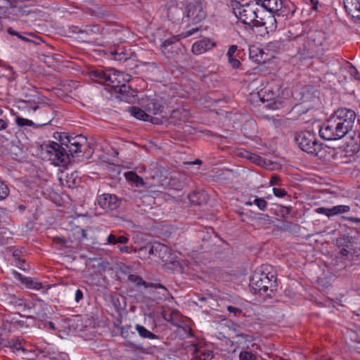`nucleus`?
I'll use <instances>...</instances> for the list:
<instances>
[{
	"mask_svg": "<svg viewBox=\"0 0 360 360\" xmlns=\"http://www.w3.org/2000/svg\"><path fill=\"white\" fill-rule=\"evenodd\" d=\"M270 185L274 186V185H281V179L278 176L274 174L271 176Z\"/></svg>",
	"mask_w": 360,
	"mask_h": 360,
	"instance_id": "nucleus-62",
	"label": "nucleus"
},
{
	"mask_svg": "<svg viewBox=\"0 0 360 360\" xmlns=\"http://www.w3.org/2000/svg\"><path fill=\"white\" fill-rule=\"evenodd\" d=\"M84 238H86V231L79 226L72 229L68 233V239L74 248L79 246Z\"/></svg>",
	"mask_w": 360,
	"mask_h": 360,
	"instance_id": "nucleus-22",
	"label": "nucleus"
},
{
	"mask_svg": "<svg viewBox=\"0 0 360 360\" xmlns=\"http://www.w3.org/2000/svg\"><path fill=\"white\" fill-rule=\"evenodd\" d=\"M347 146L352 148L353 152H359L360 150V132L354 131L353 135L350 136Z\"/></svg>",
	"mask_w": 360,
	"mask_h": 360,
	"instance_id": "nucleus-33",
	"label": "nucleus"
},
{
	"mask_svg": "<svg viewBox=\"0 0 360 360\" xmlns=\"http://www.w3.org/2000/svg\"><path fill=\"white\" fill-rule=\"evenodd\" d=\"M180 40L179 36H172L167 39H165L161 44V49H166L169 46H172L176 44H179V41Z\"/></svg>",
	"mask_w": 360,
	"mask_h": 360,
	"instance_id": "nucleus-46",
	"label": "nucleus"
},
{
	"mask_svg": "<svg viewBox=\"0 0 360 360\" xmlns=\"http://www.w3.org/2000/svg\"><path fill=\"white\" fill-rule=\"evenodd\" d=\"M273 193L276 197L282 198L287 195V191L284 188H274Z\"/></svg>",
	"mask_w": 360,
	"mask_h": 360,
	"instance_id": "nucleus-56",
	"label": "nucleus"
},
{
	"mask_svg": "<svg viewBox=\"0 0 360 360\" xmlns=\"http://www.w3.org/2000/svg\"><path fill=\"white\" fill-rule=\"evenodd\" d=\"M316 211L319 214H323L329 217H330V208H326V207H321L317 208Z\"/></svg>",
	"mask_w": 360,
	"mask_h": 360,
	"instance_id": "nucleus-63",
	"label": "nucleus"
},
{
	"mask_svg": "<svg viewBox=\"0 0 360 360\" xmlns=\"http://www.w3.org/2000/svg\"><path fill=\"white\" fill-rule=\"evenodd\" d=\"M288 39L297 54L303 59H311L322 54L323 43L326 39L325 32L321 30H302L297 32L296 28L288 31Z\"/></svg>",
	"mask_w": 360,
	"mask_h": 360,
	"instance_id": "nucleus-4",
	"label": "nucleus"
},
{
	"mask_svg": "<svg viewBox=\"0 0 360 360\" xmlns=\"http://www.w3.org/2000/svg\"><path fill=\"white\" fill-rule=\"evenodd\" d=\"M331 117L335 120L338 127L347 134L352 129L356 115L355 111L352 109L341 108L335 110Z\"/></svg>",
	"mask_w": 360,
	"mask_h": 360,
	"instance_id": "nucleus-12",
	"label": "nucleus"
},
{
	"mask_svg": "<svg viewBox=\"0 0 360 360\" xmlns=\"http://www.w3.org/2000/svg\"><path fill=\"white\" fill-rule=\"evenodd\" d=\"M253 202L260 210L264 211L266 208L267 202L264 198L256 197Z\"/></svg>",
	"mask_w": 360,
	"mask_h": 360,
	"instance_id": "nucleus-52",
	"label": "nucleus"
},
{
	"mask_svg": "<svg viewBox=\"0 0 360 360\" xmlns=\"http://www.w3.org/2000/svg\"><path fill=\"white\" fill-rule=\"evenodd\" d=\"M350 210V207L348 205H337L330 208V217L337 215L342 213L348 212Z\"/></svg>",
	"mask_w": 360,
	"mask_h": 360,
	"instance_id": "nucleus-45",
	"label": "nucleus"
},
{
	"mask_svg": "<svg viewBox=\"0 0 360 360\" xmlns=\"http://www.w3.org/2000/svg\"><path fill=\"white\" fill-rule=\"evenodd\" d=\"M15 339H3L0 340V348H7L10 350L12 349V345L15 342Z\"/></svg>",
	"mask_w": 360,
	"mask_h": 360,
	"instance_id": "nucleus-51",
	"label": "nucleus"
},
{
	"mask_svg": "<svg viewBox=\"0 0 360 360\" xmlns=\"http://www.w3.org/2000/svg\"><path fill=\"white\" fill-rule=\"evenodd\" d=\"M236 343L240 346L242 344H245L247 342H250L252 341V338L247 334L245 333H238L236 335Z\"/></svg>",
	"mask_w": 360,
	"mask_h": 360,
	"instance_id": "nucleus-48",
	"label": "nucleus"
},
{
	"mask_svg": "<svg viewBox=\"0 0 360 360\" xmlns=\"http://www.w3.org/2000/svg\"><path fill=\"white\" fill-rule=\"evenodd\" d=\"M320 136L327 141L338 140L346 134L338 127V124L331 116L323 123L319 129Z\"/></svg>",
	"mask_w": 360,
	"mask_h": 360,
	"instance_id": "nucleus-13",
	"label": "nucleus"
},
{
	"mask_svg": "<svg viewBox=\"0 0 360 360\" xmlns=\"http://www.w3.org/2000/svg\"><path fill=\"white\" fill-rule=\"evenodd\" d=\"M344 7L354 22L360 23V0H344Z\"/></svg>",
	"mask_w": 360,
	"mask_h": 360,
	"instance_id": "nucleus-20",
	"label": "nucleus"
},
{
	"mask_svg": "<svg viewBox=\"0 0 360 360\" xmlns=\"http://www.w3.org/2000/svg\"><path fill=\"white\" fill-rule=\"evenodd\" d=\"M11 351L16 354V355L22 356V359L27 358L26 354L28 352L24 348L22 342L18 340H16L14 344L12 345Z\"/></svg>",
	"mask_w": 360,
	"mask_h": 360,
	"instance_id": "nucleus-37",
	"label": "nucleus"
},
{
	"mask_svg": "<svg viewBox=\"0 0 360 360\" xmlns=\"http://www.w3.org/2000/svg\"><path fill=\"white\" fill-rule=\"evenodd\" d=\"M8 33L12 36H16L18 39H21L23 41L32 43L37 44V42L34 41V39L36 38L34 34L31 32H22L20 33L19 32L15 31L13 27H10L7 30Z\"/></svg>",
	"mask_w": 360,
	"mask_h": 360,
	"instance_id": "nucleus-29",
	"label": "nucleus"
},
{
	"mask_svg": "<svg viewBox=\"0 0 360 360\" xmlns=\"http://www.w3.org/2000/svg\"><path fill=\"white\" fill-rule=\"evenodd\" d=\"M53 137L59 143L49 141L41 146V154L44 159L58 167H65L70 162V156H79L87 144V139L82 134L68 135L65 132H55Z\"/></svg>",
	"mask_w": 360,
	"mask_h": 360,
	"instance_id": "nucleus-3",
	"label": "nucleus"
},
{
	"mask_svg": "<svg viewBox=\"0 0 360 360\" xmlns=\"http://www.w3.org/2000/svg\"><path fill=\"white\" fill-rule=\"evenodd\" d=\"M18 107L19 109L33 110L39 112L37 114L39 120L38 127L45 126L51 122L56 115V111L48 103H43L40 105L30 100L19 99L18 101Z\"/></svg>",
	"mask_w": 360,
	"mask_h": 360,
	"instance_id": "nucleus-6",
	"label": "nucleus"
},
{
	"mask_svg": "<svg viewBox=\"0 0 360 360\" xmlns=\"http://www.w3.org/2000/svg\"><path fill=\"white\" fill-rule=\"evenodd\" d=\"M135 252L139 254V257L141 259L150 257L151 255H153L154 253V242L146 243L139 250H135Z\"/></svg>",
	"mask_w": 360,
	"mask_h": 360,
	"instance_id": "nucleus-31",
	"label": "nucleus"
},
{
	"mask_svg": "<svg viewBox=\"0 0 360 360\" xmlns=\"http://www.w3.org/2000/svg\"><path fill=\"white\" fill-rule=\"evenodd\" d=\"M89 77L96 82L111 87L114 91L124 82L129 81V79L124 78L123 72L113 70H94L89 72Z\"/></svg>",
	"mask_w": 360,
	"mask_h": 360,
	"instance_id": "nucleus-7",
	"label": "nucleus"
},
{
	"mask_svg": "<svg viewBox=\"0 0 360 360\" xmlns=\"http://www.w3.org/2000/svg\"><path fill=\"white\" fill-rule=\"evenodd\" d=\"M189 116V111L183 108H179L172 110L169 117H165L167 118L169 124H172L176 126L181 124L182 122H185Z\"/></svg>",
	"mask_w": 360,
	"mask_h": 360,
	"instance_id": "nucleus-19",
	"label": "nucleus"
},
{
	"mask_svg": "<svg viewBox=\"0 0 360 360\" xmlns=\"http://www.w3.org/2000/svg\"><path fill=\"white\" fill-rule=\"evenodd\" d=\"M8 299L9 300L8 303L14 307H22L25 305L23 299L18 297L14 295H10Z\"/></svg>",
	"mask_w": 360,
	"mask_h": 360,
	"instance_id": "nucleus-49",
	"label": "nucleus"
},
{
	"mask_svg": "<svg viewBox=\"0 0 360 360\" xmlns=\"http://www.w3.org/2000/svg\"><path fill=\"white\" fill-rule=\"evenodd\" d=\"M176 4L183 10L181 24L186 27L195 25L184 32V37H190L200 30L201 27L197 25L207 16L206 4L202 0H176Z\"/></svg>",
	"mask_w": 360,
	"mask_h": 360,
	"instance_id": "nucleus-5",
	"label": "nucleus"
},
{
	"mask_svg": "<svg viewBox=\"0 0 360 360\" xmlns=\"http://www.w3.org/2000/svg\"><path fill=\"white\" fill-rule=\"evenodd\" d=\"M107 241L109 244L115 245L117 243L125 244L129 241V238L125 236H117L114 233H110L108 238Z\"/></svg>",
	"mask_w": 360,
	"mask_h": 360,
	"instance_id": "nucleus-39",
	"label": "nucleus"
},
{
	"mask_svg": "<svg viewBox=\"0 0 360 360\" xmlns=\"http://www.w3.org/2000/svg\"><path fill=\"white\" fill-rule=\"evenodd\" d=\"M70 30L72 33L81 34L82 38H86L89 32H93V28L90 26H86L85 29H82L77 26H72Z\"/></svg>",
	"mask_w": 360,
	"mask_h": 360,
	"instance_id": "nucleus-41",
	"label": "nucleus"
},
{
	"mask_svg": "<svg viewBox=\"0 0 360 360\" xmlns=\"http://www.w3.org/2000/svg\"><path fill=\"white\" fill-rule=\"evenodd\" d=\"M131 328V326H122L121 328L120 332H121V335L122 338H124L126 340H128L130 338L129 330H130Z\"/></svg>",
	"mask_w": 360,
	"mask_h": 360,
	"instance_id": "nucleus-54",
	"label": "nucleus"
},
{
	"mask_svg": "<svg viewBox=\"0 0 360 360\" xmlns=\"http://www.w3.org/2000/svg\"><path fill=\"white\" fill-rule=\"evenodd\" d=\"M164 53H170L172 57L181 55L182 56L181 62L186 67L189 65V61L193 60V57L186 52V48L181 44L169 46L166 49H162Z\"/></svg>",
	"mask_w": 360,
	"mask_h": 360,
	"instance_id": "nucleus-17",
	"label": "nucleus"
},
{
	"mask_svg": "<svg viewBox=\"0 0 360 360\" xmlns=\"http://www.w3.org/2000/svg\"><path fill=\"white\" fill-rule=\"evenodd\" d=\"M294 140L299 148L309 153L317 155L322 148L316 134L310 131H302L295 134Z\"/></svg>",
	"mask_w": 360,
	"mask_h": 360,
	"instance_id": "nucleus-10",
	"label": "nucleus"
},
{
	"mask_svg": "<svg viewBox=\"0 0 360 360\" xmlns=\"http://www.w3.org/2000/svg\"><path fill=\"white\" fill-rule=\"evenodd\" d=\"M250 286L255 294L264 295L268 290L273 292L276 290V279L274 274L255 272L250 281Z\"/></svg>",
	"mask_w": 360,
	"mask_h": 360,
	"instance_id": "nucleus-9",
	"label": "nucleus"
},
{
	"mask_svg": "<svg viewBox=\"0 0 360 360\" xmlns=\"http://www.w3.org/2000/svg\"><path fill=\"white\" fill-rule=\"evenodd\" d=\"M14 275L15 278L20 281L27 288L34 290H40L44 288L42 283L38 279L23 276L16 271L14 272Z\"/></svg>",
	"mask_w": 360,
	"mask_h": 360,
	"instance_id": "nucleus-25",
	"label": "nucleus"
},
{
	"mask_svg": "<svg viewBox=\"0 0 360 360\" xmlns=\"http://www.w3.org/2000/svg\"><path fill=\"white\" fill-rule=\"evenodd\" d=\"M214 46L215 43L208 39H204L195 42L192 46L191 51L193 54L199 55L211 49Z\"/></svg>",
	"mask_w": 360,
	"mask_h": 360,
	"instance_id": "nucleus-23",
	"label": "nucleus"
},
{
	"mask_svg": "<svg viewBox=\"0 0 360 360\" xmlns=\"http://www.w3.org/2000/svg\"><path fill=\"white\" fill-rule=\"evenodd\" d=\"M154 256H157L163 262L169 261L171 255L170 249L165 245L160 242H154Z\"/></svg>",
	"mask_w": 360,
	"mask_h": 360,
	"instance_id": "nucleus-27",
	"label": "nucleus"
},
{
	"mask_svg": "<svg viewBox=\"0 0 360 360\" xmlns=\"http://www.w3.org/2000/svg\"><path fill=\"white\" fill-rule=\"evenodd\" d=\"M250 58L257 64L265 63L269 60L267 53H264L262 49L255 46L250 49Z\"/></svg>",
	"mask_w": 360,
	"mask_h": 360,
	"instance_id": "nucleus-28",
	"label": "nucleus"
},
{
	"mask_svg": "<svg viewBox=\"0 0 360 360\" xmlns=\"http://www.w3.org/2000/svg\"><path fill=\"white\" fill-rule=\"evenodd\" d=\"M128 281L134 283L136 287L143 286L145 288H149L150 283H148L143 280V278L136 274H129L128 276Z\"/></svg>",
	"mask_w": 360,
	"mask_h": 360,
	"instance_id": "nucleus-38",
	"label": "nucleus"
},
{
	"mask_svg": "<svg viewBox=\"0 0 360 360\" xmlns=\"http://www.w3.org/2000/svg\"><path fill=\"white\" fill-rule=\"evenodd\" d=\"M282 87L281 83L274 82L268 84L257 93L260 101L263 103L269 102L265 108L271 110H277L283 107L285 101L279 97L280 90Z\"/></svg>",
	"mask_w": 360,
	"mask_h": 360,
	"instance_id": "nucleus-8",
	"label": "nucleus"
},
{
	"mask_svg": "<svg viewBox=\"0 0 360 360\" xmlns=\"http://www.w3.org/2000/svg\"><path fill=\"white\" fill-rule=\"evenodd\" d=\"M39 307L40 310L35 312V316H28L30 319H35L38 321V327L41 328V325L49 319L48 314L50 306L47 304H44L41 300H39L37 304L34 305V307Z\"/></svg>",
	"mask_w": 360,
	"mask_h": 360,
	"instance_id": "nucleus-21",
	"label": "nucleus"
},
{
	"mask_svg": "<svg viewBox=\"0 0 360 360\" xmlns=\"http://www.w3.org/2000/svg\"><path fill=\"white\" fill-rule=\"evenodd\" d=\"M53 137L59 143L49 141L41 146V154L44 159L58 167H65L70 162V156H79L87 144V139L82 134L68 135L65 132H55Z\"/></svg>",
	"mask_w": 360,
	"mask_h": 360,
	"instance_id": "nucleus-2",
	"label": "nucleus"
},
{
	"mask_svg": "<svg viewBox=\"0 0 360 360\" xmlns=\"http://www.w3.org/2000/svg\"><path fill=\"white\" fill-rule=\"evenodd\" d=\"M84 298L83 291L80 289H77L75 294V300L77 303H79Z\"/></svg>",
	"mask_w": 360,
	"mask_h": 360,
	"instance_id": "nucleus-61",
	"label": "nucleus"
},
{
	"mask_svg": "<svg viewBox=\"0 0 360 360\" xmlns=\"http://www.w3.org/2000/svg\"><path fill=\"white\" fill-rule=\"evenodd\" d=\"M274 13H269L256 20L255 27H264L265 33L274 32L277 28V22Z\"/></svg>",
	"mask_w": 360,
	"mask_h": 360,
	"instance_id": "nucleus-18",
	"label": "nucleus"
},
{
	"mask_svg": "<svg viewBox=\"0 0 360 360\" xmlns=\"http://www.w3.org/2000/svg\"><path fill=\"white\" fill-rule=\"evenodd\" d=\"M191 203L195 205H201L205 201V195L202 191H193L188 195Z\"/></svg>",
	"mask_w": 360,
	"mask_h": 360,
	"instance_id": "nucleus-32",
	"label": "nucleus"
},
{
	"mask_svg": "<svg viewBox=\"0 0 360 360\" xmlns=\"http://www.w3.org/2000/svg\"><path fill=\"white\" fill-rule=\"evenodd\" d=\"M128 112L139 120L150 121V115L145 109L142 110L138 106H131L128 108Z\"/></svg>",
	"mask_w": 360,
	"mask_h": 360,
	"instance_id": "nucleus-30",
	"label": "nucleus"
},
{
	"mask_svg": "<svg viewBox=\"0 0 360 360\" xmlns=\"http://www.w3.org/2000/svg\"><path fill=\"white\" fill-rule=\"evenodd\" d=\"M122 200L123 198L115 194L103 193L97 196L95 204L105 211H113L120 207Z\"/></svg>",
	"mask_w": 360,
	"mask_h": 360,
	"instance_id": "nucleus-14",
	"label": "nucleus"
},
{
	"mask_svg": "<svg viewBox=\"0 0 360 360\" xmlns=\"http://www.w3.org/2000/svg\"><path fill=\"white\" fill-rule=\"evenodd\" d=\"M15 122H16V124L19 127L28 126V127H33L34 128L38 127L37 124L34 123L32 120H30L25 119V118H22V117H20L18 116H17Z\"/></svg>",
	"mask_w": 360,
	"mask_h": 360,
	"instance_id": "nucleus-47",
	"label": "nucleus"
},
{
	"mask_svg": "<svg viewBox=\"0 0 360 360\" xmlns=\"http://www.w3.org/2000/svg\"><path fill=\"white\" fill-rule=\"evenodd\" d=\"M66 184L69 188H73L76 186V180L75 178L73 177V174H72L70 176H67Z\"/></svg>",
	"mask_w": 360,
	"mask_h": 360,
	"instance_id": "nucleus-59",
	"label": "nucleus"
},
{
	"mask_svg": "<svg viewBox=\"0 0 360 360\" xmlns=\"http://www.w3.org/2000/svg\"><path fill=\"white\" fill-rule=\"evenodd\" d=\"M113 59L117 61H126L129 58L130 53L127 52L124 48H117L115 51H111Z\"/></svg>",
	"mask_w": 360,
	"mask_h": 360,
	"instance_id": "nucleus-34",
	"label": "nucleus"
},
{
	"mask_svg": "<svg viewBox=\"0 0 360 360\" xmlns=\"http://www.w3.org/2000/svg\"><path fill=\"white\" fill-rule=\"evenodd\" d=\"M41 328H47L51 331H56L57 329L55 326V324L53 322L51 321H49L47 320L46 321H45L42 325H41Z\"/></svg>",
	"mask_w": 360,
	"mask_h": 360,
	"instance_id": "nucleus-57",
	"label": "nucleus"
},
{
	"mask_svg": "<svg viewBox=\"0 0 360 360\" xmlns=\"http://www.w3.org/2000/svg\"><path fill=\"white\" fill-rule=\"evenodd\" d=\"M213 352L210 350H204L198 355H196V360H212L213 358Z\"/></svg>",
	"mask_w": 360,
	"mask_h": 360,
	"instance_id": "nucleus-50",
	"label": "nucleus"
},
{
	"mask_svg": "<svg viewBox=\"0 0 360 360\" xmlns=\"http://www.w3.org/2000/svg\"><path fill=\"white\" fill-rule=\"evenodd\" d=\"M53 242L56 245H60V248H74L73 245L69 244L70 243L69 239H66L63 237L56 236L53 238Z\"/></svg>",
	"mask_w": 360,
	"mask_h": 360,
	"instance_id": "nucleus-42",
	"label": "nucleus"
},
{
	"mask_svg": "<svg viewBox=\"0 0 360 360\" xmlns=\"http://www.w3.org/2000/svg\"><path fill=\"white\" fill-rule=\"evenodd\" d=\"M103 32L107 39L113 44H118L124 41V30L117 25H112L103 28Z\"/></svg>",
	"mask_w": 360,
	"mask_h": 360,
	"instance_id": "nucleus-16",
	"label": "nucleus"
},
{
	"mask_svg": "<svg viewBox=\"0 0 360 360\" xmlns=\"http://www.w3.org/2000/svg\"><path fill=\"white\" fill-rule=\"evenodd\" d=\"M115 92L119 94L120 100L129 102L130 100L136 96V91L124 82Z\"/></svg>",
	"mask_w": 360,
	"mask_h": 360,
	"instance_id": "nucleus-26",
	"label": "nucleus"
},
{
	"mask_svg": "<svg viewBox=\"0 0 360 360\" xmlns=\"http://www.w3.org/2000/svg\"><path fill=\"white\" fill-rule=\"evenodd\" d=\"M227 311H229L230 313L233 314L234 316H238L243 313V310L241 309L233 306H228Z\"/></svg>",
	"mask_w": 360,
	"mask_h": 360,
	"instance_id": "nucleus-58",
	"label": "nucleus"
},
{
	"mask_svg": "<svg viewBox=\"0 0 360 360\" xmlns=\"http://www.w3.org/2000/svg\"><path fill=\"white\" fill-rule=\"evenodd\" d=\"M258 2L250 0L248 2L240 4L239 6L234 9V13L238 20L243 24L255 26L257 15Z\"/></svg>",
	"mask_w": 360,
	"mask_h": 360,
	"instance_id": "nucleus-11",
	"label": "nucleus"
},
{
	"mask_svg": "<svg viewBox=\"0 0 360 360\" xmlns=\"http://www.w3.org/2000/svg\"><path fill=\"white\" fill-rule=\"evenodd\" d=\"M239 360H263L261 356L253 354L252 352L242 351L239 354Z\"/></svg>",
	"mask_w": 360,
	"mask_h": 360,
	"instance_id": "nucleus-43",
	"label": "nucleus"
},
{
	"mask_svg": "<svg viewBox=\"0 0 360 360\" xmlns=\"http://www.w3.org/2000/svg\"><path fill=\"white\" fill-rule=\"evenodd\" d=\"M246 153H247L246 158L248 160H250V161H252V162H254L258 165H260V166L264 165L266 164L265 159L262 158L259 155H256L255 153H249L247 151H246Z\"/></svg>",
	"mask_w": 360,
	"mask_h": 360,
	"instance_id": "nucleus-44",
	"label": "nucleus"
},
{
	"mask_svg": "<svg viewBox=\"0 0 360 360\" xmlns=\"http://www.w3.org/2000/svg\"><path fill=\"white\" fill-rule=\"evenodd\" d=\"M53 137L59 143L49 141L41 146V154L44 159L58 167H65L70 162V156H79L87 144V139L82 134L68 135L65 132H55Z\"/></svg>",
	"mask_w": 360,
	"mask_h": 360,
	"instance_id": "nucleus-1",
	"label": "nucleus"
},
{
	"mask_svg": "<svg viewBox=\"0 0 360 360\" xmlns=\"http://www.w3.org/2000/svg\"><path fill=\"white\" fill-rule=\"evenodd\" d=\"M278 210V211L280 212V214L282 217H285L287 215L290 214L292 210V207L290 206H283V205H277Z\"/></svg>",
	"mask_w": 360,
	"mask_h": 360,
	"instance_id": "nucleus-53",
	"label": "nucleus"
},
{
	"mask_svg": "<svg viewBox=\"0 0 360 360\" xmlns=\"http://www.w3.org/2000/svg\"><path fill=\"white\" fill-rule=\"evenodd\" d=\"M144 109L150 115V122L153 124H159L160 119L157 117H152V115H155L160 114L163 112L164 105L162 101L156 99H149L143 105Z\"/></svg>",
	"mask_w": 360,
	"mask_h": 360,
	"instance_id": "nucleus-15",
	"label": "nucleus"
},
{
	"mask_svg": "<svg viewBox=\"0 0 360 360\" xmlns=\"http://www.w3.org/2000/svg\"><path fill=\"white\" fill-rule=\"evenodd\" d=\"M349 72L351 75V76L354 77L356 79L360 80V73L358 72L356 68L350 64V66L349 68Z\"/></svg>",
	"mask_w": 360,
	"mask_h": 360,
	"instance_id": "nucleus-55",
	"label": "nucleus"
},
{
	"mask_svg": "<svg viewBox=\"0 0 360 360\" xmlns=\"http://www.w3.org/2000/svg\"><path fill=\"white\" fill-rule=\"evenodd\" d=\"M135 328L139 335L143 338H147L150 340L158 339V336L157 335L147 330L144 326L140 324H136Z\"/></svg>",
	"mask_w": 360,
	"mask_h": 360,
	"instance_id": "nucleus-36",
	"label": "nucleus"
},
{
	"mask_svg": "<svg viewBox=\"0 0 360 360\" xmlns=\"http://www.w3.org/2000/svg\"><path fill=\"white\" fill-rule=\"evenodd\" d=\"M125 178L127 181L134 183L136 186H145V181L142 177L139 176L134 172H127L124 174Z\"/></svg>",
	"mask_w": 360,
	"mask_h": 360,
	"instance_id": "nucleus-35",
	"label": "nucleus"
},
{
	"mask_svg": "<svg viewBox=\"0 0 360 360\" xmlns=\"http://www.w3.org/2000/svg\"><path fill=\"white\" fill-rule=\"evenodd\" d=\"M258 2V6L261 5L269 13H278L283 6L282 0H255Z\"/></svg>",
	"mask_w": 360,
	"mask_h": 360,
	"instance_id": "nucleus-24",
	"label": "nucleus"
},
{
	"mask_svg": "<svg viewBox=\"0 0 360 360\" xmlns=\"http://www.w3.org/2000/svg\"><path fill=\"white\" fill-rule=\"evenodd\" d=\"M336 245L339 248L351 249L352 246L351 238L347 236L339 237L336 240Z\"/></svg>",
	"mask_w": 360,
	"mask_h": 360,
	"instance_id": "nucleus-40",
	"label": "nucleus"
},
{
	"mask_svg": "<svg viewBox=\"0 0 360 360\" xmlns=\"http://www.w3.org/2000/svg\"><path fill=\"white\" fill-rule=\"evenodd\" d=\"M25 264V261L24 259H22L20 258L18 259V261L15 262V265L19 267L22 270H26V268L24 266V264Z\"/></svg>",
	"mask_w": 360,
	"mask_h": 360,
	"instance_id": "nucleus-64",
	"label": "nucleus"
},
{
	"mask_svg": "<svg viewBox=\"0 0 360 360\" xmlns=\"http://www.w3.org/2000/svg\"><path fill=\"white\" fill-rule=\"evenodd\" d=\"M229 64L232 68L237 69L240 66L241 63L238 58H232L229 60Z\"/></svg>",
	"mask_w": 360,
	"mask_h": 360,
	"instance_id": "nucleus-60",
	"label": "nucleus"
}]
</instances>
